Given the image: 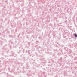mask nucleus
<instances>
[{"label": "nucleus", "mask_w": 77, "mask_h": 77, "mask_svg": "<svg viewBox=\"0 0 77 77\" xmlns=\"http://www.w3.org/2000/svg\"><path fill=\"white\" fill-rule=\"evenodd\" d=\"M75 37H77V34H75Z\"/></svg>", "instance_id": "nucleus-1"}]
</instances>
